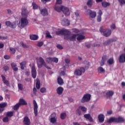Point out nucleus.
<instances>
[{"label":"nucleus","instance_id":"1","mask_svg":"<svg viewBox=\"0 0 125 125\" xmlns=\"http://www.w3.org/2000/svg\"><path fill=\"white\" fill-rule=\"evenodd\" d=\"M54 9L58 12L62 11L63 14H64L65 16H69V15H70V10L68 7H64L63 6H62L61 7L56 6L54 8Z\"/></svg>","mask_w":125,"mask_h":125},{"label":"nucleus","instance_id":"2","mask_svg":"<svg viewBox=\"0 0 125 125\" xmlns=\"http://www.w3.org/2000/svg\"><path fill=\"white\" fill-rule=\"evenodd\" d=\"M99 31L105 38H108V37L110 36V29L109 28H105V27L102 26L100 28Z\"/></svg>","mask_w":125,"mask_h":125},{"label":"nucleus","instance_id":"3","mask_svg":"<svg viewBox=\"0 0 125 125\" xmlns=\"http://www.w3.org/2000/svg\"><path fill=\"white\" fill-rule=\"evenodd\" d=\"M38 61L41 63L40 64H38V68H42V66H44V67H45L48 70H50V69H51L49 66H47L45 62H44V60H43L42 58L40 57L38 59Z\"/></svg>","mask_w":125,"mask_h":125},{"label":"nucleus","instance_id":"4","mask_svg":"<svg viewBox=\"0 0 125 125\" xmlns=\"http://www.w3.org/2000/svg\"><path fill=\"white\" fill-rule=\"evenodd\" d=\"M91 98V95L88 93L85 94L83 96L82 99H81V103H85V102H89Z\"/></svg>","mask_w":125,"mask_h":125},{"label":"nucleus","instance_id":"5","mask_svg":"<svg viewBox=\"0 0 125 125\" xmlns=\"http://www.w3.org/2000/svg\"><path fill=\"white\" fill-rule=\"evenodd\" d=\"M125 122V119L122 117H119L118 118L115 117L110 118V123H121Z\"/></svg>","mask_w":125,"mask_h":125},{"label":"nucleus","instance_id":"6","mask_svg":"<svg viewBox=\"0 0 125 125\" xmlns=\"http://www.w3.org/2000/svg\"><path fill=\"white\" fill-rule=\"evenodd\" d=\"M85 68L84 67H80V69H76L74 71V75L75 76H82L83 75V73H85Z\"/></svg>","mask_w":125,"mask_h":125},{"label":"nucleus","instance_id":"7","mask_svg":"<svg viewBox=\"0 0 125 125\" xmlns=\"http://www.w3.org/2000/svg\"><path fill=\"white\" fill-rule=\"evenodd\" d=\"M49 121L51 124H55L57 122V117L55 112L52 113L49 116Z\"/></svg>","mask_w":125,"mask_h":125},{"label":"nucleus","instance_id":"8","mask_svg":"<svg viewBox=\"0 0 125 125\" xmlns=\"http://www.w3.org/2000/svg\"><path fill=\"white\" fill-rule=\"evenodd\" d=\"M56 34L57 35H62V36H69L71 35V32L67 29H64L57 32Z\"/></svg>","mask_w":125,"mask_h":125},{"label":"nucleus","instance_id":"9","mask_svg":"<svg viewBox=\"0 0 125 125\" xmlns=\"http://www.w3.org/2000/svg\"><path fill=\"white\" fill-rule=\"evenodd\" d=\"M31 76L33 79H36L37 78V69H36V65L33 63L31 67Z\"/></svg>","mask_w":125,"mask_h":125},{"label":"nucleus","instance_id":"10","mask_svg":"<svg viewBox=\"0 0 125 125\" xmlns=\"http://www.w3.org/2000/svg\"><path fill=\"white\" fill-rule=\"evenodd\" d=\"M21 27L24 28L26 27L28 24H29V21L27 18H21Z\"/></svg>","mask_w":125,"mask_h":125},{"label":"nucleus","instance_id":"11","mask_svg":"<svg viewBox=\"0 0 125 125\" xmlns=\"http://www.w3.org/2000/svg\"><path fill=\"white\" fill-rule=\"evenodd\" d=\"M5 25L7 26V27H10L12 29H15L16 28L17 25L16 24V21L11 22L10 21H5Z\"/></svg>","mask_w":125,"mask_h":125},{"label":"nucleus","instance_id":"12","mask_svg":"<svg viewBox=\"0 0 125 125\" xmlns=\"http://www.w3.org/2000/svg\"><path fill=\"white\" fill-rule=\"evenodd\" d=\"M33 106L34 115L35 117H37L38 116V108H39V107L38 106L37 102H36L35 100H33Z\"/></svg>","mask_w":125,"mask_h":125},{"label":"nucleus","instance_id":"13","mask_svg":"<svg viewBox=\"0 0 125 125\" xmlns=\"http://www.w3.org/2000/svg\"><path fill=\"white\" fill-rule=\"evenodd\" d=\"M87 12L89 14L90 18H95L96 17V12L88 9Z\"/></svg>","mask_w":125,"mask_h":125},{"label":"nucleus","instance_id":"14","mask_svg":"<svg viewBox=\"0 0 125 125\" xmlns=\"http://www.w3.org/2000/svg\"><path fill=\"white\" fill-rule=\"evenodd\" d=\"M1 78H2V82L4 84H5V85H6V86H8V87H10V83H9V81H8V80H6V78H5V77H4V76H3V75H1Z\"/></svg>","mask_w":125,"mask_h":125},{"label":"nucleus","instance_id":"15","mask_svg":"<svg viewBox=\"0 0 125 125\" xmlns=\"http://www.w3.org/2000/svg\"><path fill=\"white\" fill-rule=\"evenodd\" d=\"M29 14V12H28V10L26 9V8L23 7L21 10V15L23 18H27L28 17V15Z\"/></svg>","mask_w":125,"mask_h":125},{"label":"nucleus","instance_id":"16","mask_svg":"<svg viewBox=\"0 0 125 125\" xmlns=\"http://www.w3.org/2000/svg\"><path fill=\"white\" fill-rule=\"evenodd\" d=\"M23 124L25 125H31V121H30V119L28 116H25L23 118Z\"/></svg>","mask_w":125,"mask_h":125},{"label":"nucleus","instance_id":"17","mask_svg":"<svg viewBox=\"0 0 125 125\" xmlns=\"http://www.w3.org/2000/svg\"><path fill=\"white\" fill-rule=\"evenodd\" d=\"M84 118L85 119H86V120H88L89 122H90L91 123H92V122H93V119H92V117H91V116L89 113L84 114Z\"/></svg>","mask_w":125,"mask_h":125},{"label":"nucleus","instance_id":"18","mask_svg":"<svg viewBox=\"0 0 125 125\" xmlns=\"http://www.w3.org/2000/svg\"><path fill=\"white\" fill-rule=\"evenodd\" d=\"M119 63H125V54H122L118 58Z\"/></svg>","mask_w":125,"mask_h":125},{"label":"nucleus","instance_id":"19","mask_svg":"<svg viewBox=\"0 0 125 125\" xmlns=\"http://www.w3.org/2000/svg\"><path fill=\"white\" fill-rule=\"evenodd\" d=\"M62 24L63 26H69L70 25V21L68 19H64L62 21Z\"/></svg>","mask_w":125,"mask_h":125},{"label":"nucleus","instance_id":"20","mask_svg":"<svg viewBox=\"0 0 125 125\" xmlns=\"http://www.w3.org/2000/svg\"><path fill=\"white\" fill-rule=\"evenodd\" d=\"M106 61H107V56H103L100 62L101 66H104V64H105V62H106Z\"/></svg>","mask_w":125,"mask_h":125},{"label":"nucleus","instance_id":"21","mask_svg":"<svg viewBox=\"0 0 125 125\" xmlns=\"http://www.w3.org/2000/svg\"><path fill=\"white\" fill-rule=\"evenodd\" d=\"M11 66L12 67V69H13L14 72H17L18 70V67H17V64H16V63L12 62L11 63Z\"/></svg>","mask_w":125,"mask_h":125},{"label":"nucleus","instance_id":"22","mask_svg":"<svg viewBox=\"0 0 125 125\" xmlns=\"http://www.w3.org/2000/svg\"><path fill=\"white\" fill-rule=\"evenodd\" d=\"M63 90H64V89H63V87H59L56 90L57 93L59 94V95H61V94L63 93Z\"/></svg>","mask_w":125,"mask_h":125},{"label":"nucleus","instance_id":"23","mask_svg":"<svg viewBox=\"0 0 125 125\" xmlns=\"http://www.w3.org/2000/svg\"><path fill=\"white\" fill-rule=\"evenodd\" d=\"M42 15L43 16H47L48 15V12L46 9H43L41 11Z\"/></svg>","mask_w":125,"mask_h":125},{"label":"nucleus","instance_id":"24","mask_svg":"<svg viewBox=\"0 0 125 125\" xmlns=\"http://www.w3.org/2000/svg\"><path fill=\"white\" fill-rule=\"evenodd\" d=\"M77 36H78L77 38V41H83V40H84L85 39V36L82 34H77Z\"/></svg>","mask_w":125,"mask_h":125},{"label":"nucleus","instance_id":"25","mask_svg":"<svg viewBox=\"0 0 125 125\" xmlns=\"http://www.w3.org/2000/svg\"><path fill=\"white\" fill-rule=\"evenodd\" d=\"M19 104L21 106L24 105H27V102L24 100V99H20L19 100Z\"/></svg>","mask_w":125,"mask_h":125},{"label":"nucleus","instance_id":"26","mask_svg":"<svg viewBox=\"0 0 125 125\" xmlns=\"http://www.w3.org/2000/svg\"><path fill=\"white\" fill-rule=\"evenodd\" d=\"M104 115L101 114L98 116L99 121L100 123H103L104 122Z\"/></svg>","mask_w":125,"mask_h":125},{"label":"nucleus","instance_id":"27","mask_svg":"<svg viewBox=\"0 0 125 125\" xmlns=\"http://www.w3.org/2000/svg\"><path fill=\"white\" fill-rule=\"evenodd\" d=\"M57 82L58 84H59L60 85H62V84L64 83V81H63V79H62V78H61V77L60 76L58 77Z\"/></svg>","mask_w":125,"mask_h":125},{"label":"nucleus","instance_id":"28","mask_svg":"<svg viewBox=\"0 0 125 125\" xmlns=\"http://www.w3.org/2000/svg\"><path fill=\"white\" fill-rule=\"evenodd\" d=\"M30 40L32 41H37L39 39V36L36 35H31L30 36Z\"/></svg>","mask_w":125,"mask_h":125},{"label":"nucleus","instance_id":"29","mask_svg":"<svg viewBox=\"0 0 125 125\" xmlns=\"http://www.w3.org/2000/svg\"><path fill=\"white\" fill-rule=\"evenodd\" d=\"M27 64V62L23 61L20 63V66H21V70H24L25 67L26 66V64Z\"/></svg>","mask_w":125,"mask_h":125},{"label":"nucleus","instance_id":"30","mask_svg":"<svg viewBox=\"0 0 125 125\" xmlns=\"http://www.w3.org/2000/svg\"><path fill=\"white\" fill-rule=\"evenodd\" d=\"M76 38H77V35L72 34L71 36H70V41L71 42H75V41H76Z\"/></svg>","mask_w":125,"mask_h":125},{"label":"nucleus","instance_id":"31","mask_svg":"<svg viewBox=\"0 0 125 125\" xmlns=\"http://www.w3.org/2000/svg\"><path fill=\"white\" fill-rule=\"evenodd\" d=\"M79 109H80L83 112V113H86V111H87V108L83 106H80Z\"/></svg>","mask_w":125,"mask_h":125},{"label":"nucleus","instance_id":"32","mask_svg":"<svg viewBox=\"0 0 125 125\" xmlns=\"http://www.w3.org/2000/svg\"><path fill=\"white\" fill-rule=\"evenodd\" d=\"M66 117H67V114H66V113L63 112L61 113L60 118L61 120H65V119H66Z\"/></svg>","mask_w":125,"mask_h":125},{"label":"nucleus","instance_id":"33","mask_svg":"<svg viewBox=\"0 0 125 125\" xmlns=\"http://www.w3.org/2000/svg\"><path fill=\"white\" fill-rule=\"evenodd\" d=\"M20 104L19 103H18L13 107V109L15 111H17V110H19V108H20Z\"/></svg>","mask_w":125,"mask_h":125},{"label":"nucleus","instance_id":"34","mask_svg":"<svg viewBox=\"0 0 125 125\" xmlns=\"http://www.w3.org/2000/svg\"><path fill=\"white\" fill-rule=\"evenodd\" d=\"M9 51L11 54H15V52H16V49L13 47H10Z\"/></svg>","mask_w":125,"mask_h":125},{"label":"nucleus","instance_id":"35","mask_svg":"<svg viewBox=\"0 0 125 125\" xmlns=\"http://www.w3.org/2000/svg\"><path fill=\"white\" fill-rule=\"evenodd\" d=\"M7 106V103L4 102L0 104V108H1L2 109H4L5 107Z\"/></svg>","mask_w":125,"mask_h":125},{"label":"nucleus","instance_id":"36","mask_svg":"<svg viewBox=\"0 0 125 125\" xmlns=\"http://www.w3.org/2000/svg\"><path fill=\"white\" fill-rule=\"evenodd\" d=\"M102 5L103 7H107V6H109V5H110V3L105 2V1H103L102 2Z\"/></svg>","mask_w":125,"mask_h":125},{"label":"nucleus","instance_id":"37","mask_svg":"<svg viewBox=\"0 0 125 125\" xmlns=\"http://www.w3.org/2000/svg\"><path fill=\"white\" fill-rule=\"evenodd\" d=\"M14 111H9L6 113V117H11L13 116Z\"/></svg>","mask_w":125,"mask_h":125},{"label":"nucleus","instance_id":"38","mask_svg":"<svg viewBox=\"0 0 125 125\" xmlns=\"http://www.w3.org/2000/svg\"><path fill=\"white\" fill-rule=\"evenodd\" d=\"M36 88H37V89H40V88H41V82L40 81V80H37Z\"/></svg>","mask_w":125,"mask_h":125},{"label":"nucleus","instance_id":"39","mask_svg":"<svg viewBox=\"0 0 125 125\" xmlns=\"http://www.w3.org/2000/svg\"><path fill=\"white\" fill-rule=\"evenodd\" d=\"M46 61L47 63H52V62H53V58H50V57L47 58Z\"/></svg>","mask_w":125,"mask_h":125},{"label":"nucleus","instance_id":"40","mask_svg":"<svg viewBox=\"0 0 125 125\" xmlns=\"http://www.w3.org/2000/svg\"><path fill=\"white\" fill-rule=\"evenodd\" d=\"M92 0H88L87 5L88 6V7H91V6H92Z\"/></svg>","mask_w":125,"mask_h":125},{"label":"nucleus","instance_id":"41","mask_svg":"<svg viewBox=\"0 0 125 125\" xmlns=\"http://www.w3.org/2000/svg\"><path fill=\"white\" fill-rule=\"evenodd\" d=\"M76 115H77V116H81V115H82V111L81 109H80V107L76 110Z\"/></svg>","mask_w":125,"mask_h":125},{"label":"nucleus","instance_id":"42","mask_svg":"<svg viewBox=\"0 0 125 125\" xmlns=\"http://www.w3.org/2000/svg\"><path fill=\"white\" fill-rule=\"evenodd\" d=\"M98 72H100V73H105V70H104V68L102 67H100L98 68Z\"/></svg>","mask_w":125,"mask_h":125},{"label":"nucleus","instance_id":"43","mask_svg":"<svg viewBox=\"0 0 125 125\" xmlns=\"http://www.w3.org/2000/svg\"><path fill=\"white\" fill-rule=\"evenodd\" d=\"M32 6L33 9H38L39 8V6H38V5L35 2L32 3Z\"/></svg>","mask_w":125,"mask_h":125},{"label":"nucleus","instance_id":"44","mask_svg":"<svg viewBox=\"0 0 125 125\" xmlns=\"http://www.w3.org/2000/svg\"><path fill=\"white\" fill-rule=\"evenodd\" d=\"M106 99L110 98V91H108L106 93V95L104 96Z\"/></svg>","mask_w":125,"mask_h":125},{"label":"nucleus","instance_id":"45","mask_svg":"<svg viewBox=\"0 0 125 125\" xmlns=\"http://www.w3.org/2000/svg\"><path fill=\"white\" fill-rule=\"evenodd\" d=\"M121 6L125 4V0H118Z\"/></svg>","mask_w":125,"mask_h":125},{"label":"nucleus","instance_id":"46","mask_svg":"<svg viewBox=\"0 0 125 125\" xmlns=\"http://www.w3.org/2000/svg\"><path fill=\"white\" fill-rule=\"evenodd\" d=\"M40 91L42 93H45V92H46V88L42 87L41 88Z\"/></svg>","mask_w":125,"mask_h":125},{"label":"nucleus","instance_id":"47","mask_svg":"<svg viewBox=\"0 0 125 125\" xmlns=\"http://www.w3.org/2000/svg\"><path fill=\"white\" fill-rule=\"evenodd\" d=\"M111 30H110V32H112V31H113V30H115V29H116V25L115 24V23H112L111 25Z\"/></svg>","mask_w":125,"mask_h":125},{"label":"nucleus","instance_id":"48","mask_svg":"<svg viewBox=\"0 0 125 125\" xmlns=\"http://www.w3.org/2000/svg\"><path fill=\"white\" fill-rule=\"evenodd\" d=\"M102 21V17L100 16H98L97 17V22H101Z\"/></svg>","mask_w":125,"mask_h":125},{"label":"nucleus","instance_id":"49","mask_svg":"<svg viewBox=\"0 0 125 125\" xmlns=\"http://www.w3.org/2000/svg\"><path fill=\"white\" fill-rule=\"evenodd\" d=\"M2 121L3 123H7L9 121V119H8V117L7 116L3 118Z\"/></svg>","mask_w":125,"mask_h":125},{"label":"nucleus","instance_id":"50","mask_svg":"<svg viewBox=\"0 0 125 125\" xmlns=\"http://www.w3.org/2000/svg\"><path fill=\"white\" fill-rule=\"evenodd\" d=\"M46 38H49V39H52V36L50 35V33L49 32H47L46 33Z\"/></svg>","mask_w":125,"mask_h":125},{"label":"nucleus","instance_id":"51","mask_svg":"<svg viewBox=\"0 0 125 125\" xmlns=\"http://www.w3.org/2000/svg\"><path fill=\"white\" fill-rule=\"evenodd\" d=\"M18 88L20 90H23V85H22V84H18Z\"/></svg>","mask_w":125,"mask_h":125},{"label":"nucleus","instance_id":"52","mask_svg":"<svg viewBox=\"0 0 125 125\" xmlns=\"http://www.w3.org/2000/svg\"><path fill=\"white\" fill-rule=\"evenodd\" d=\"M37 45L39 47H41V46H42V45H43V42H38Z\"/></svg>","mask_w":125,"mask_h":125},{"label":"nucleus","instance_id":"53","mask_svg":"<svg viewBox=\"0 0 125 125\" xmlns=\"http://www.w3.org/2000/svg\"><path fill=\"white\" fill-rule=\"evenodd\" d=\"M110 44V40H107L104 42V45H109Z\"/></svg>","mask_w":125,"mask_h":125},{"label":"nucleus","instance_id":"54","mask_svg":"<svg viewBox=\"0 0 125 125\" xmlns=\"http://www.w3.org/2000/svg\"><path fill=\"white\" fill-rule=\"evenodd\" d=\"M3 69L4 71L6 72L7 71H8V70H9V67L8 66H5L3 67Z\"/></svg>","mask_w":125,"mask_h":125},{"label":"nucleus","instance_id":"55","mask_svg":"<svg viewBox=\"0 0 125 125\" xmlns=\"http://www.w3.org/2000/svg\"><path fill=\"white\" fill-rule=\"evenodd\" d=\"M53 62H54L55 63H58V58H53Z\"/></svg>","mask_w":125,"mask_h":125},{"label":"nucleus","instance_id":"56","mask_svg":"<svg viewBox=\"0 0 125 125\" xmlns=\"http://www.w3.org/2000/svg\"><path fill=\"white\" fill-rule=\"evenodd\" d=\"M57 47L58 48V49H63V46H62V45H61L60 44H58L57 45Z\"/></svg>","mask_w":125,"mask_h":125},{"label":"nucleus","instance_id":"57","mask_svg":"<svg viewBox=\"0 0 125 125\" xmlns=\"http://www.w3.org/2000/svg\"><path fill=\"white\" fill-rule=\"evenodd\" d=\"M4 59H6V60H9V59H10L11 57H10V56L4 55Z\"/></svg>","mask_w":125,"mask_h":125},{"label":"nucleus","instance_id":"58","mask_svg":"<svg viewBox=\"0 0 125 125\" xmlns=\"http://www.w3.org/2000/svg\"><path fill=\"white\" fill-rule=\"evenodd\" d=\"M98 14V16H102V14H103V13L102 12V11L101 10H99Z\"/></svg>","mask_w":125,"mask_h":125},{"label":"nucleus","instance_id":"59","mask_svg":"<svg viewBox=\"0 0 125 125\" xmlns=\"http://www.w3.org/2000/svg\"><path fill=\"white\" fill-rule=\"evenodd\" d=\"M56 4H61L62 3V0H56Z\"/></svg>","mask_w":125,"mask_h":125},{"label":"nucleus","instance_id":"60","mask_svg":"<svg viewBox=\"0 0 125 125\" xmlns=\"http://www.w3.org/2000/svg\"><path fill=\"white\" fill-rule=\"evenodd\" d=\"M7 37H4V36H0V40H2V41H3V40H7Z\"/></svg>","mask_w":125,"mask_h":125},{"label":"nucleus","instance_id":"61","mask_svg":"<svg viewBox=\"0 0 125 125\" xmlns=\"http://www.w3.org/2000/svg\"><path fill=\"white\" fill-rule=\"evenodd\" d=\"M60 76H65L66 73H65V71H62L60 73Z\"/></svg>","mask_w":125,"mask_h":125},{"label":"nucleus","instance_id":"62","mask_svg":"<svg viewBox=\"0 0 125 125\" xmlns=\"http://www.w3.org/2000/svg\"><path fill=\"white\" fill-rule=\"evenodd\" d=\"M21 45L22 47L23 48H27L28 47V46H27V45L26 44H24V43L23 42H21Z\"/></svg>","mask_w":125,"mask_h":125},{"label":"nucleus","instance_id":"63","mask_svg":"<svg viewBox=\"0 0 125 125\" xmlns=\"http://www.w3.org/2000/svg\"><path fill=\"white\" fill-rule=\"evenodd\" d=\"M64 40H70V35H65L64 37Z\"/></svg>","mask_w":125,"mask_h":125},{"label":"nucleus","instance_id":"64","mask_svg":"<svg viewBox=\"0 0 125 125\" xmlns=\"http://www.w3.org/2000/svg\"><path fill=\"white\" fill-rule=\"evenodd\" d=\"M114 63H115L114 59L113 58L110 59V64L111 65V64H114Z\"/></svg>","mask_w":125,"mask_h":125}]
</instances>
